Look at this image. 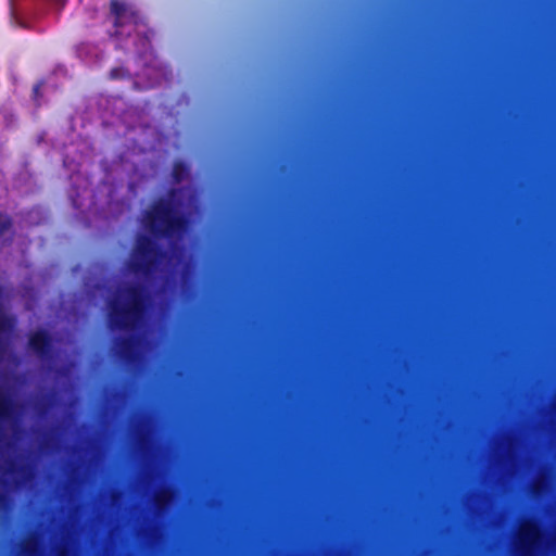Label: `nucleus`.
Masks as SVG:
<instances>
[{
    "label": "nucleus",
    "mask_w": 556,
    "mask_h": 556,
    "mask_svg": "<svg viewBox=\"0 0 556 556\" xmlns=\"http://www.w3.org/2000/svg\"><path fill=\"white\" fill-rule=\"evenodd\" d=\"M187 201H182L184 192H173L167 201H161L143 217V227L155 237H178L186 227V214L192 206L193 197L190 191Z\"/></svg>",
    "instance_id": "1"
},
{
    "label": "nucleus",
    "mask_w": 556,
    "mask_h": 556,
    "mask_svg": "<svg viewBox=\"0 0 556 556\" xmlns=\"http://www.w3.org/2000/svg\"><path fill=\"white\" fill-rule=\"evenodd\" d=\"M143 306V295L139 288L119 289L109 303L111 326L117 329L135 328L142 317Z\"/></svg>",
    "instance_id": "2"
},
{
    "label": "nucleus",
    "mask_w": 556,
    "mask_h": 556,
    "mask_svg": "<svg viewBox=\"0 0 556 556\" xmlns=\"http://www.w3.org/2000/svg\"><path fill=\"white\" fill-rule=\"evenodd\" d=\"M111 13L114 16V26L116 35H130L131 30L141 33L143 27L139 21V16L134 8L124 0H112Z\"/></svg>",
    "instance_id": "3"
},
{
    "label": "nucleus",
    "mask_w": 556,
    "mask_h": 556,
    "mask_svg": "<svg viewBox=\"0 0 556 556\" xmlns=\"http://www.w3.org/2000/svg\"><path fill=\"white\" fill-rule=\"evenodd\" d=\"M156 253L150 239L140 237L132 254L131 266L137 273H149L155 263Z\"/></svg>",
    "instance_id": "4"
},
{
    "label": "nucleus",
    "mask_w": 556,
    "mask_h": 556,
    "mask_svg": "<svg viewBox=\"0 0 556 556\" xmlns=\"http://www.w3.org/2000/svg\"><path fill=\"white\" fill-rule=\"evenodd\" d=\"M16 407L10 392L0 388V428H15Z\"/></svg>",
    "instance_id": "5"
},
{
    "label": "nucleus",
    "mask_w": 556,
    "mask_h": 556,
    "mask_svg": "<svg viewBox=\"0 0 556 556\" xmlns=\"http://www.w3.org/2000/svg\"><path fill=\"white\" fill-rule=\"evenodd\" d=\"M543 538L540 527L535 523H528L520 530L519 539L526 546H534Z\"/></svg>",
    "instance_id": "6"
},
{
    "label": "nucleus",
    "mask_w": 556,
    "mask_h": 556,
    "mask_svg": "<svg viewBox=\"0 0 556 556\" xmlns=\"http://www.w3.org/2000/svg\"><path fill=\"white\" fill-rule=\"evenodd\" d=\"M29 345L36 354L43 356L50 349V339L46 332L38 331L31 336Z\"/></svg>",
    "instance_id": "7"
},
{
    "label": "nucleus",
    "mask_w": 556,
    "mask_h": 556,
    "mask_svg": "<svg viewBox=\"0 0 556 556\" xmlns=\"http://www.w3.org/2000/svg\"><path fill=\"white\" fill-rule=\"evenodd\" d=\"M11 231V222L7 216H0V239L7 240V235Z\"/></svg>",
    "instance_id": "8"
},
{
    "label": "nucleus",
    "mask_w": 556,
    "mask_h": 556,
    "mask_svg": "<svg viewBox=\"0 0 556 556\" xmlns=\"http://www.w3.org/2000/svg\"><path fill=\"white\" fill-rule=\"evenodd\" d=\"M173 175L175 180L177 182H180L185 179V176L187 175V169L181 163H177L174 166Z\"/></svg>",
    "instance_id": "9"
},
{
    "label": "nucleus",
    "mask_w": 556,
    "mask_h": 556,
    "mask_svg": "<svg viewBox=\"0 0 556 556\" xmlns=\"http://www.w3.org/2000/svg\"><path fill=\"white\" fill-rule=\"evenodd\" d=\"M121 74H122V70L115 68V70H113V71L111 72V77H112V78H117V77H119V76H121Z\"/></svg>",
    "instance_id": "10"
},
{
    "label": "nucleus",
    "mask_w": 556,
    "mask_h": 556,
    "mask_svg": "<svg viewBox=\"0 0 556 556\" xmlns=\"http://www.w3.org/2000/svg\"><path fill=\"white\" fill-rule=\"evenodd\" d=\"M39 89H40V85H37V86L34 88V92H35L36 94H38Z\"/></svg>",
    "instance_id": "11"
},
{
    "label": "nucleus",
    "mask_w": 556,
    "mask_h": 556,
    "mask_svg": "<svg viewBox=\"0 0 556 556\" xmlns=\"http://www.w3.org/2000/svg\"><path fill=\"white\" fill-rule=\"evenodd\" d=\"M456 545V543L454 542V546ZM454 556H456V554L454 553Z\"/></svg>",
    "instance_id": "12"
}]
</instances>
